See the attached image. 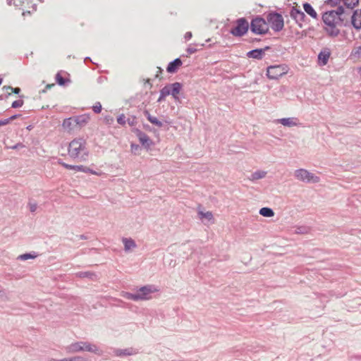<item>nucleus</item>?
Instances as JSON below:
<instances>
[{"mask_svg":"<svg viewBox=\"0 0 361 361\" xmlns=\"http://www.w3.org/2000/svg\"><path fill=\"white\" fill-rule=\"evenodd\" d=\"M347 11H345L343 6L339 5L336 9L325 12L322 16V20L327 26L325 29L326 32L331 37H336L340 33L337 25H345L348 17L346 16Z\"/></svg>","mask_w":361,"mask_h":361,"instance_id":"f257e3e1","label":"nucleus"},{"mask_svg":"<svg viewBox=\"0 0 361 361\" xmlns=\"http://www.w3.org/2000/svg\"><path fill=\"white\" fill-rule=\"evenodd\" d=\"M68 152L72 159H77L80 161H86L89 155L86 140L81 137L73 140L69 143Z\"/></svg>","mask_w":361,"mask_h":361,"instance_id":"f03ea898","label":"nucleus"},{"mask_svg":"<svg viewBox=\"0 0 361 361\" xmlns=\"http://www.w3.org/2000/svg\"><path fill=\"white\" fill-rule=\"evenodd\" d=\"M66 351L68 353H75L81 351H87L101 355L102 352L99 348L94 344L89 342L79 341L73 343L66 347Z\"/></svg>","mask_w":361,"mask_h":361,"instance_id":"7ed1b4c3","label":"nucleus"},{"mask_svg":"<svg viewBox=\"0 0 361 361\" xmlns=\"http://www.w3.org/2000/svg\"><path fill=\"white\" fill-rule=\"evenodd\" d=\"M156 291L157 289L154 286L147 285L141 287L136 293L126 292L123 294V296L128 300L134 301L146 300L150 299V295Z\"/></svg>","mask_w":361,"mask_h":361,"instance_id":"20e7f679","label":"nucleus"},{"mask_svg":"<svg viewBox=\"0 0 361 361\" xmlns=\"http://www.w3.org/2000/svg\"><path fill=\"white\" fill-rule=\"evenodd\" d=\"M294 176L298 180L307 183H317L320 180L319 177L304 169L295 170Z\"/></svg>","mask_w":361,"mask_h":361,"instance_id":"39448f33","label":"nucleus"},{"mask_svg":"<svg viewBox=\"0 0 361 361\" xmlns=\"http://www.w3.org/2000/svg\"><path fill=\"white\" fill-rule=\"evenodd\" d=\"M250 30L255 34L264 35L268 32L269 27L264 18L257 17L252 20L250 23Z\"/></svg>","mask_w":361,"mask_h":361,"instance_id":"423d86ee","label":"nucleus"},{"mask_svg":"<svg viewBox=\"0 0 361 361\" xmlns=\"http://www.w3.org/2000/svg\"><path fill=\"white\" fill-rule=\"evenodd\" d=\"M286 65L270 66L267 68V75L271 80H277L288 73Z\"/></svg>","mask_w":361,"mask_h":361,"instance_id":"0eeeda50","label":"nucleus"},{"mask_svg":"<svg viewBox=\"0 0 361 361\" xmlns=\"http://www.w3.org/2000/svg\"><path fill=\"white\" fill-rule=\"evenodd\" d=\"M236 26L233 27L230 32L235 37H242L247 33L249 23L245 18H240L235 21Z\"/></svg>","mask_w":361,"mask_h":361,"instance_id":"6e6552de","label":"nucleus"},{"mask_svg":"<svg viewBox=\"0 0 361 361\" xmlns=\"http://www.w3.org/2000/svg\"><path fill=\"white\" fill-rule=\"evenodd\" d=\"M267 21L270 24L271 28L276 32H279L283 28V18L278 13L274 12L269 13L267 16Z\"/></svg>","mask_w":361,"mask_h":361,"instance_id":"1a4fd4ad","label":"nucleus"},{"mask_svg":"<svg viewBox=\"0 0 361 361\" xmlns=\"http://www.w3.org/2000/svg\"><path fill=\"white\" fill-rule=\"evenodd\" d=\"M135 133L136 136L138 137V140L141 145L147 149H149L152 145L153 142L149 138V137L144 132L141 131L139 129H135Z\"/></svg>","mask_w":361,"mask_h":361,"instance_id":"9d476101","label":"nucleus"},{"mask_svg":"<svg viewBox=\"0 0 361 361\" xmlns=\"http://www.w3.org/2000/svg\"><path fill=\"white\" fill-rule=\"evenodd\" d=\"M290 16L295 20L300 27L302 26V23L304 21L306 17L305 14L302 11L294 7L290 10Z\"/></svg>","mask_w":361,"mask_h":361,"instance_id":"9b49d317","label":"nucleus"},{"mask_svg":"<svg viewBox=\"0 0 361 361\" xmlns=\"http://www.w3.org/2000/svg\"><path fill=\"white\" fill-rule=\"evenodd\" d=\"M114 355L117 357H123V356H129L133 355H136L138 351L133 348H128L126 349H114Z\"/></svg>","mask_w":361,"mask_h":361,"instance_id":"f8f14e48","label":"nucleus"},{"mask_svg":"<svg viewBox=\"0 0 361 361\" xmlns=\"http://www.w3.org/2000/svg\"><path fill=\"white\" fill-rule=\"evenodd\" d=\"M277 123H281V125L287 127H294L300 125V123L298 121V119L295 117L280 118L277 120Z\"/></svg>","mask_w":361,"mask_h":361,"instance_id":"ddd939ff","label":"nucleus"},{"mask_svg":"<svg viewBox=\"0 0 361 361\" xmlns=\"http://www.w3.org/2000/svg\"><path fill=\"white\" fill-rule=\"evenodd\" d=\"M351 23L356 30L361 29V11H355L350 17Z\"/></svg>","mask_w":361,"mask_h":361,"instance_id":"4468645a","label":"nucleus"},{"mask_svg":"<svg viewBox=\"0 0 361 361\" xmlns=\"http://www.w3.org/2000/svg\"><path fill=\"white\" fill-rule=\"evenodd\" d=\"M90 120V116L88 114H82L76 116H73V122L75 126L79 127L84 126L86 125Z\"/></svg>","mask_w":361,"mask_h":361,"instance_id":"2eb2a0df","label":"nucleus"},{"mask_svg":"<svg viewBox=\"0 0 361 361\" xmlns=\"http://www.w3.org/2000/svg\"><path fill=\"white\" fill-rule=\"evenodd\" d=\"M182 63V61L179 58L174 59L169 63L166 68L167 72L171 73H176Z\"/></svg>","mask_w":361,"mask_h":361,"instance_id":"dca6fc26","label":"nucleus"},{"mask_svg":"<svg viewBox=\"0 0 361 361\" xmlns=\"http://www.w3.org/2000/svg\"><path fill=\"white\" fill-rule=\"evenodd\" d=\"M122 242L124 245V250L126 252L137 247L135 241L131 238H123Z\"/></svg>","mask_w":361,"mask_h":361,"instance_id":"f3484780","label":"nucleus"},{"mask_svg":"<svg viewBox=\"0 0 361 361\" xmlns=\"http://www.w3.org/2000/svg\"><path fill=\"white\" fill-rule=\"evenodd\" d=\"M342 1L345 6V11H347L346 16L349 17L352 9L358 4L359 0H342Z\"/></svg>","mask_w":361,"mask_h":361,"instance_id":"a211bd4d","label":"nucleus"},{"mask_svg":"<svg viewBox=\"0 0 361 361\" xmlns=\"http://www.w3.org/2000/svg\"><path fill=\"white\" fill-rule=\"evenodd\" d=\"M330 54H331L330 51L328 49H325L321 51L318 55V59H319V63L322 66L326 65L328 62Z\"/></svg>","mask_w":361,"mask_h":361,"instance_id":"6ab92c4d","label":"nucleus"},{"mask_svg":"<svg viewBox=\"0 0 361 361\" xmlns=\"http://www.w3.org/2000/svg\"><path fill=\"white\" fill-rule=\"evenodd\" d=\"M171 87V93L172 97L176 100L178 99V94L180 93V90L182 88V84L178 82H176L173 84L169 85Z\"/></svg>","mask_w":361,"mask_h":361,"instance_id":"aec40b11","label":"nucleus"},{"mask_svg":"<svg viewBox=\"0 0 361 361\" xmlns=\"http://www.w3.org/2000/svg\"><path fill=\"white\" fill-rule=\"evenodd\" d=\"M247 56L258 60L262 59L264 56V50L259 49L251 50L247 53Z\"/></svg>","mask_w":361,"mask_h":361,"instance_id":"412c9836","label":"nucleus"},{"mask_svg":"<svg viewBox=\"0 0 361 361\" xmlns=\"http://www.w3.org/2000/svg\"><path fill=\"white\" fill-rule=\"evenodd\" d=\"M75 276L78 278H88L92 280L97 279V275L92 271H79L75 274Z\"/></svg>","mask_w":361,"mask_h":361,"instance_id":"4be33fe9","label":"nucleus"},{"mask_svg":"<svg viewBox=\"0 0 361 361\" xmlns=\"http://www.w3.org/2000/svg\"><path fill=\"white\" fill-rule=\"evenodd\" d=\"M303 8L305 11L313 18H317V13L313 7L309 3H305L303 4Z\"/></svg>","mask_w":361,"mask_h":361,"instance_id":"5701e85b","label":"nucleus"},{"mask_svg":"<svg viewBox=\"0 0 361 361\" xmlns=\"http://www.w3.org/2000/svg\"><path fill=\"white\" fill-rule=\"evenodd\" d=\"M266 175H267L266 171L258 170L252 173V175L250 178V180L252 181H255V180H257L259 179H262V178H264L266 176Z\"/></svg>","mask_w":361,"mask_h":361,"instance_id":"b1692460","label":"nucleus"},{"mask_svg":"<svg viewBox=\"0 0 361 361\" xmlns=\"http://www.w3.org/2000/svg\"><path fill=\"white\" fill-rule=\"evenodd\" d=\"M72 166L73 168L71 170H75V171H82V172H84V173H91V174H96L97 173L93 170L90 169V168H88L87 166H82V165H79V166H78V165H72Z\"/></svg>","mask_w":361,"mask_h":361,"instance_id":"393cba45","label":"nucleus"},{"mask_svg":"<svg viewBox=\"0 0 361 361\" xmlns=\"http://www.w3.org/2000/svg\"><path fill=\"white\" fill-rule=\"evenodd\" d=\"M259 214L264 217H272L274 215V212L271 208L262 207L259 209Z\"/></svg>","mask_w":361,"mask_h":361,"instance_id":"a878e982","label":"nucleus"},{"mask_svg":"<svg viewBox=\"0 0 361 361\" xmlns=\"http://www.w3.org/2000/svg\"><path fill=\"white\" fill-rule=\"evenodd\" d=\"M3 89L6 90V91H8V90L11 91V92H8V94H7L6 97L10 96L11 94V92H13L14 94H18L20 92V91H21L20 88H19V87H13L11 86H4Z\"/></svg>","mask_w":361,"mask_h":361,"instance_id":"bb28decb","label":"nucleus"},{"mask_svg":"<svg viewBox=\"0 0 361 361\" xmlns=\"http://www.w3.org/2000/svg\"><path fill=\"white\" fill-rule=\"evenodd\" d=\"M198 215H199L200 219H202L203 218H205L208 220H212L213 219V214L211 212H203L202 211H200L198 212Z\"/></svg>","mask_w":361,"mask_h":361,"instance_id":"cd10ccee","label":"nucleus"},{"mask_svg":"<svg viewBox=\"0 0 361 361\" xmlns=\"http://www.w3.org/2000/svg\"><path fill=\"white\" fill-rule=\"evenodd\" d=\"M149 121L152 123L153 125L161 128L163 127L164 124L161 121H160L157 117L152 116V118H149Z\"/></svg>","mask_w":361,"mask_h":361,"instance_id":"c85d7f7f","label":"nucleus"},{"mask_svg":"<svg viewBox=\"0 0 361 361\" xmlns=\"http://www.w3.org/2000/svg\"><path fill=\"white\" fill-rule=\"evenodd\" d=\"M63 126L64 128H71L73 126H75L73 122V117L66 118L63 121Z\"/></svg>","mask_w":361,"mask_h":361,"instance_id":"c756f323","label":"nucleus"},{"mask_svg":"<svg viewBox=\"0 0 361 361\" xmlns=\"http://www.w3.org/2000/svg\"><path fill=\"white\" fill-rule=\"evenodd\" d=\"M36 257H37V255H32L31 253H25V254L19 255L18 257V259L25 261V260H27L29 259H34Z\"/></svg>","mask_w":361,"mask_h":361,"instance_id":"7c9ffc66","label":"nucleus"},{"mask_svg":"<svg viewBox=\"0 0 361 361\" xmlns=\"http://www.w3.org/2000/svg\"><path fill=\"white\" fill-rule=\"evenodd\" d=\"M62 361H88V360L82 356H75L70 358L62 359Z\"/></svg>","mask_w":361,"mask_h":361,"instance_id":"2f4dec72","label":"nucleus"},{"mask_svg":"<svg viewBox=\"0 0 361 361\" xmlns=\"http://www.w3.org/2000/svg\"><path fill=\"white\" fill-rule=\"evenodd\" d=\"M160 93L163 94L165 97L171 94V87L169 85L164 86L161 90Z\"/></svg>","mask_w":361,"mask_h":361,"instance_id":"473e14b6","label":"nucleus"},{"mask_svg":"<svg viewBox=\"0 0 361 361\" xmlns=\"http://www.w3.org/2000/svg\"><path fill=\"white\" fill-rule=\"evenodd\" d=\"M56 80L59 85H64L66 83V80L59 73H58L56 75Z\"/></svg>","mask_w":361,"mask_h":361,"instance_id":"72a5a7b5","label":"nucleus"},{"mask_svg":"<svg viewBox=\"0 0 361 361\" xmlns=\"http://www.w3.org/2000/svg\"><path fill=\"white\" fill-rule=\"evenodd\" d=\"M352 55L356 58L361 59V46L355 48L353 52Z\"/></svg>","mask_w":361,"mask_h":361,"instance_id":"f704fd0d","label":"nucleus"},{"mask_svg":"<svg viewBox=\"0 0 361 361\" xmlns=\"http://www.w3.org/2000/svg\"><path fill=\"white\" fill-rule=\"evenodd\" d=\"M23 104L24 102L22 99L16 100L12 103L11 107L14 109L21 107L23 105Z\"/></svg>","mask_w":361,"mask_h":361,"instance_id":"c9c22d12","label":"nucleus"},{"mask_svg":"<svg viewBox=\"0 0 361 361\" xmlns=\"http://www.w3.org/2000/svg\"><path fill=\"white\" fill-rule=\"evenodd\" d=\"M28 207H29L30 211L32 213H34L37 209V204L35 202L30 201L28 202Z\"/></svg>","mask_w":361,"mask_h":361,"instance_id":"e433bc0d","label":"nucleus"},{"mask_svg":"<svg viewBox=\"0 0 361 361\" xmlns=\"http://www.w3.org/2000/svg\"><path fill=\"white\" fill-rule=\"evenodd\" d=\"M117 122L121 125V126H124L126 124V123L127 122V120H126V116L124 114H121L118 118H117Z\"/></svg>","mask_w":361,"mask_h":361,"instance_id":"4c0bfd02","label":"nucleus"},{"mask_svg":"<svg viewBox=\"0 0 361 361\" xmlns=\"http://www.w3.org/2000/svg\"><path fill=\"white\" fill-rule=\"evenodd\" d=\"M92 109L94 113L99 114L102 111V105L99 102H97L95 105L92 106Z\"/></svg>","mask_w":361,"mask_h":361,"instance_id":"58836bf2","label":"nucleus"},{"mask_svg":"<svg viewBox=\"0 0 361 361\" xmlns=\"http://www.w3.org/2000/svg\"><path fill=\"white\" fill-rule=\"evenodd\" d=\"M127 122L130 126H134L137 124V118L135 116H132L127 119Z\"/></svg>","mask_w":361,"mask_h":361,"instance_id":"ea45409f","label":"nucleus"},{"mask_svg":"<svg viewBox=\"0 0 361 361\" xmlns=\"http://www.w3.org/2000/svg\"><path fill=\"white\" fill-rule=\"evenodd\" d=\"M341 1L342 0H327L326 4L327 5H330L331 6H336L341 3Z\"/></svg>","mask_w":361,"mask_h":361,"instance_id":"a19ab883","label":"nucleus"},{"mask_svg":"<svg viewBox=\"0 0 361 361\" xmlns=\"http://www.w3.org/2000/svg\"><path fill=\"white\" fill-rule=\"evenodd\" d=\"M104 123L107 125H111L113 124L114 119L111 116H106L104 118Z\"/></svg>","mask_w":361,"mask_h":361,"instance_id":"79ce46f5","label":"nucleus"},{"mask_svg":"<svg viewBox=\"0 0 361 361\" xmlns=\"http://www.w3.org/2000/svg\"><path fill=\"white\" fill-rule=\"evenodd\" d=\"M131 152L134 154H137L140 147L137 144H131L130 145Z\"/></svg>","mask_w":361,"mask_h":361,"instance_id":"37998d69","label":"nucleus"},{"mask_svg":"<svg viewBox=\"0 0 361 361\" xmlns=\"http://www.w3.org/2000/svg\"><path fill=\"white\" fill-rule=\"evenodd\" d=\"M58 163L60 165L63 166L64 168L67 169H70L71 170V169H72L73 168L72 166V165L64 163L61 159H59L58 161Z\"/></svg>","mask_w":361,"mask_h":361,"instance_id":"c03bdc74","label":"nucleus"},{"mask_svg":"<svg viewBox=\"0 0 361 361\" xmlns=\"http://www.w3.org/2000/svg\"><path fill=\"white\" fill-rule=\"evenodd\" d=\"M186 51L188 52V54H192L197 51V49L190 47L187 49Z\"/></svg>","mask_w":361,"mask_h":361,"instance_id":"a18cd8bd","label":"nucleus"},{"mask_svg":"<svg viewBox=\"0 0 361 361\" xmlns=\"http://www.w3.org/2000/svg\"><path fill=\"white\" fill-rule=\"evenodd\" d=\"M192 32H187L185 34V36H184V37H185V39L186 40H189V39H190L192 38Z\"/></svg>","mask_w":361,"mask_h":361,"instance_id":"49530a36","label":"nucleus"},{"mask_svg":"<svg viewBox=\"0 0 361 361\" xmlns=\"http://www.w3.org/2000/svg\"><path fill=\"white\" fill-rule=\"evenodd\" d=\"M20 116H21L20 114L13 115L12 116L8 118V122L10 123V121H13L14 119H16V118H17L18 117H20Z\"/></svg>","mask_w":361,"mask_h":361,"instance_id":"de8ad7c7","label":"nucleus"},{"mask_svg":"<svg viewBox=\"0 0 361 361\" xmlns=\"http://www.w3.org/2000/svg\"><path fill=\"white\" fill-rule=\"evenodd\" d=\"M297 233H306V229L303 228H298L295 231Z\"/></svg>","mask_w":361,"mask_h":361,"instance_id":"09e8293b","label":"nucleus"},{"mask_svg":"<svg viewBox=\"0 0 361 361\" xmlns=\"http://www.w3.org/2000/svg\"><path fill=\"white\" fill-rule=\"evenodd\" d=\"M144 115L146 116V118H147V120L149 121V118H152V116L149 114V111L145 109L144 111Z\"/></svg>","mask_w":361,"mask_h":361,"instance_id":"8fccbe9b","label":"nucleus"},{"mask_svg":"<svg viewBox=\"0 0 361 361\" xmlns=\"http://www.w3.org/2000/svg\"><path fill=\"white\" fill-rule=\"evenodd\" d=\"M8 123H9V122H8V118L4 119V120H0V126H5V125H7Z\"/></svg>","mask_w":361,"mask_h":361,"instance_id":"3c124183","label":"nucleus"},{"mask_svg":"<svg viewBox=\"0 0 361 361\" xmlns=\"http://www.w3.org/2000/svg\"><path fill=\"white\" fill-rule=\"evenodd\" d=\"M24 147L23 144L18 143V144L11 147L10 148L16 149H18L19 147Z\"/></svg>","mask_w":361,"mask_h":361,"instance_id":"603ef678","label":"nucleus"},{"mask_svg":"<svg viewBox=\"0 0 361 361\" xmlns=\"http://www.w3.org/2000/svg\"><path fill=\"white\" fill-rule=\"evenodd\" d=\"M165 97H166L163 94L160 93L159 97L158 99V102H161V101H163Z\"/></svg>","mask_w":361,"mask_h":361,"instance_id":"864d4df0","label":"nucleus"},{"mask_svg":"<svg viewBox=\"0 0 361 361\" xmlns=\"http://www.w3.org/2000/svg\"><path fill=\"white\" fill-rule=\"evenodd\" d=\"M270 49L269 47H265L264 49H262V50H264V53L265 52L266 50H269Z\"/></svg>","mask_w":361,"mask_h":361,"instance_id":"5fc2aeb1","label":"nucleus"},{"mask_svg":"<svg viewBox=\"0 0 361 361\" xmlns=\"http://www.w3.org/2000/svg\"><path fill=\"white\" fill-rule=\"evenodd\" d=\"M54 86V84H51V85H47L46 88L47 89H49V88H51V87Z\"/></svg>","mask_w":361,"mask_h":361,"instance_id":"6e6d98bb","label":"nucleus"},{"mask_svg":"<svg viewBox=\"0 0 361 361\" xmlns=\"http://www.w3.org/2000/svg\"><path fill=\"white\" fill-rule=\"evenodd\" d=\"M48 361H62V360L50 359Z\"/></svg>","mask_w":361,"mask_h":361,"instance_id":"4d7b16f0","label":"nucleus"},{"mask_svg":"<svg viewBox=\"0 0 361 361\" xmlns=\"http://www.w3.org/2000/svg\"><path fill=\"white\" fill-rule=\"evenodd\" d=\"M13 0H7V3L8 5H11Z\"/></svg>","mask_w":361,"mask_h":361,"instance_id":"13d9d810","label":"nucleus"},{"mask_svg":"<svg viewBox=\"0 0 361 361\" xmlns=\"http://www.w3.org/2000/svg\"><path fill=\"white\" fill-rule=\"evenodd\" d=\"M80 238L81 239H86V237L85 235H80Z\"/></svg>","mask_w":361,"mask_h":361,"instance_id":"bf43d9fd","label":"nucleus"},{"mask_svg":"<svg viewBox=\"0 0 361 361\" xmlns=\"http://www.w3.org/2000/svg\"><path fill=\"white\" fill-rule=\"evenodd\" d=\"M89 60H90V57H87V58H85V61H89Z\"/></svg>","mask_w":361,"mask_h":361,"instance_id":"052dcab7","label":"nucleus"},{"mask_svg":"<svg viewBox=\"0 0 361 361\" xmlns=\"http://www.w3.org/2000/svg\"><path fill=\"white\" fill-rule=\"evenodd\" d=\"M2 81H3V79L1 78H0V85H1L2 83Z\"/></svg>","mask_w":361,"mask_h":361,"instance_id":"680f3d73","label":"nucleus"},{"mask_svg":"<svg viewBox=\"0 0 361 361\" xmlns=\"http://www.w3.org/2000/svg\"><path fill=\"white\" fill-rule=\"evenodd\" d=\"M259 40H260L259 39H257V38H255V39H254V41H256V42H259Z\"/></svg>","mask_w":361,"mask_h":361,"instance_id":"e2e57ef3","label":"nucleus"},{"mask_svg":"<svg viewBox=\"0 0 361 361\" xmlns=\"http://www.w3.org/2000/svg\"><path fill=\"white\" fill-rule=\"evenodd\" d=\"M2 96H0V99H1Z\"/></svg>","mask_w":361,"mask_h":361,"instance_id":"0e129e2a","label":"nucleus"},{"mask_svg":"<svg viewBox=\"0 0 361 361\" xmlns=\"http://www.w3.org/2000/svg\"><path fill=\"white\" fill-rule=\"evenodd\" d=\"M2 291L0 290V293H1Z\"/></svg>","mask_w":361,"mask_h":361,"instance_id":"69168bd1","label":"nucleus"}]
</instances>
